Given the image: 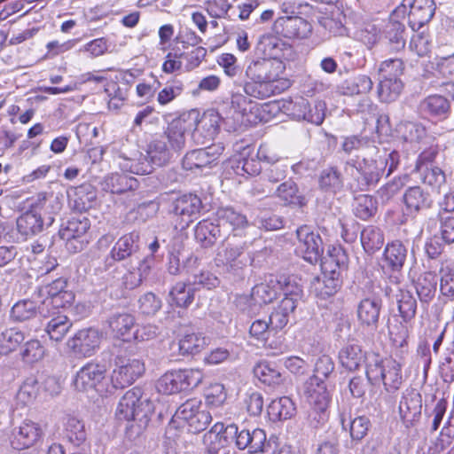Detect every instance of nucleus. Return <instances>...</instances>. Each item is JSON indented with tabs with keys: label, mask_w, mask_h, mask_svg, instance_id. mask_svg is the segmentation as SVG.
<instances>
[{
	"label": "nucleus",
	"mask_w": 454,
	"mask_h": 454,
	"mask_svg": "<svg viewBox=\"0 0 454 454\" xmlns=\"http://www.w3.org/2000/svg\"><path fill=\"white\" fill-rule=\"evenodd\" d=\"M195 123L196 119H192L191 115H182L174 119L160 137L175 153L180 152L185 146L186 136L192 131Z\"/></svg>",
	"instance_id": "f3484780"
},
{
	"label": "nucleus",
	"mask_w": 454,
	"mask_h": 454,
	"mask_svg": "<svg viewBox=\"0 0 454 454\" xmlns=\"http://www.w3.org/2000/svg\"><path fill=\"white\" fill-rule=\"evenodd\" d=\"M372 86L373 82L369 76L359 74L343 82L340 91L348 96L362 95L370 92Z\"/></svg>",
	"instance_id": "3c124183"
},
{
	"label": "nucleus",
	"mask_w": 454,
	"mask_h": 454,
	"mask_svg": "<svg viewBox=\"0 0 454 454\" xmlns=\"http://www.w3.org/2000/svg\"><path fill=\"white\" fill-rule=\"evenodd\" d=\"M254 374L260 381L269 386L278 385L283 380L281 373L266 362L257 364L254 368Z\"/></svg>",
	"instance_id": "69168bd1"
},
{
	"label": "nucleus",
	"mask_w": 454,
	"mask_h": 454,
	"mask_svg": "<svg viewBox=\"0 0 454 454\" xmlns=\"http://www.w3.org/2000/svg\"><path fill=\"white\" fill-rule=\"evenodd\" d=\"M254 191L258 195L269 196L274 194L286 205L302 207L306 204L305 199L299 192L297 184L291 180L282 183L276 190L270 185H265L264 187L261 184H256Z\"/></svg>",
	"instance_id": "4be33fe9"
},
{
	"label": "nucleus",
	"mask_w": 454,
	"mask_h": 454,
	"mask_svg": "<svg viewBox=\"0 0 454 454\" xmlns=\"http://www.w3.org/2000/svg\"><path fill=\"white\" fill-rule=\"evenodd\" d=\"M201 207L200 199L193 194H185L175 200L173 211L181 218L182 228L189 226L198 217Z\"/></svg>",
	"instance_id": "c85d7f7f"
},
{
	"label": "nucleus",
	"mask_w": 454,
	"mask_h": 454,
	"mask_svg": "<svg viewBox=\"0 0 454 454\" xmlns=\"http://www.w3.org/2000/svg\"><path fill=\"white\" fill-rule=\"evenodd\" d=\"M251 151V147H244L242 152L240 153L239 159L236 160V170L238 174H247L249 176H255L261 172L262 167L259 159H254L253 157H249Z\"/></svg>",
	"instance_id": "680f3d73"
},
{
	"label": "nucleus",
	"mask_w": 454,
	"mask_h": 454,
	"mask_svg": "<svg viewBox=\"0 0 454 454\" xmlns=\"http://www.w3.org/2000/svg\"><path fill=\"white\" fill-rule=\"evenodd\" d=\"M32 205L41 214L48 215V223L51 224L54 218L53 215L58 214L62 209V202L59 198L52 193H39L32 202Z\"/></svg>",
	"instance_id": "de8ad7c7"
},
{
	"label": "nucleus",
	"mask_w": 454,
	"mask_h": 454,
	"mask_svg": "<svg viewBox=\"0 0 454 454\" xmlns=\"http://www.w3.org/2000/svg\"><path fill=\"white\" fill-rule=\"evenodd\" d=\"M339 360L341 366L348 371L359 369L365 361L368 362L365 352L355 343L345 345L339 352Z\"/></svg>",
	"instance_id": "4c0bfd02"
},
{
	"label": "nucleus",
	"mask_w": 454,
	"mask_h": 454,
	"mask_svg": "<svg viewBox=\"0 0 454 454\" xmlns=\"http://www.w3.org/2000/svg\"><path fill=\"white\" fill-rule=\"evenodd\" d=\"M152 405L147 398L143 397L140 387L127 391L119 402L116 416L120 420L135 421L139 427L149 421Z\"/></svg>",
	"instance_id": "7ed1b4c3"
},
{
	"label": "nucleus",
	"mask_w": 454,
	"mask_h": 454,
	"mask_svg": "<svg viewBox=\"0 0 454 454\" xmlns=\"http://www.w3.org/2000/svg\"><path fill=\"white\" fill-rule=\"evenodd\" d=\"M72 327V322L65 315L54 316L46 325V333L51 340L60 341Z\"/></svg>",
	"instance_id": "052dcab7"
},
{
	"label": "nucleus",
	"mask_w": 454,
	"mask_h": 454,
	"mask_svg": "<svg viewBox=\"0 0 454 454\" xmlns=\"http://www.w3.org/2000/svg\"><path fill=\"white\" fill-rule=\"evenodd\" d=\"M145 372L144 364L138 359L121 361L111 374V382L115 388L131 385Z\"/></svg>",
	"instance_id": "393cba45"
},
{
	"label": "nucleus",
	"mask_w": 454,
	"mask_h": 454,
	"mask_svg": "<svg viewBox=\"0 0 454 454\" xmlns=\"http://www.w3.org/2000/svg\"><path fill=\"white\" fill-rule=\"evenodd\" d=\"M422 113L439 119H446L450 110V102L441 95H431L423 99L419 105Z\"/></svg>",
	"instance_id": "a19ab883"
},
{
	"label": "nucleus",
	"mask_w": 454,
	"mask_h": 454,
	"mask_svg": "<svg viewBox=\"0 0 454 454\" xmlns=\"http://www.w3.org/2000/svg\"><path fill=\"white\" fill-rule=\"evenodd\" d=\"M399 163V154L395 151L384 155H379L376 159H363L358 162L356 169L363 176V181L358 184V189L364 190L371 184H376L384 175L387 168V176H389Z\"/></svg>",
	"instance_id": "20e7f679"
},
{
	"label": "nucleus",
	"mask_w": 454,
	"mask_h": 454,
	"mask_svg": "<svg viewBox=\"0 0 454 454\" xmlns=\"http://www.w3.org/2000/svg\"><path fill=\"white\" fill-rule=\"evenodd\" d=\"M154 263V258L146 256L137 266H130L122 277V283L127 289H134L139 286L145 279Z\"/></svg>",
	"instance_id": "c9c22d12"
},
{
	"label": "nucleus",
	"mask_w": 454,
	"mask_h": 454,
	"mask_svg": "<svg viewBox=\"0 0 454 454\" xmlns=\"http://www.w3.org/2000/svg\"><path fill=\"white\" fill-rule=\"evenodd\" d=\"M433 159L432 153H422L418 158L416 168L421 174L423 184L429 186L434 192L441 193L446 187V176L440 168L427 165Z\"/></svg>",
	"instance_id": "412c9836"
},
{
	"label": "nucleus",
	"mask_w": 454,
	"mask_h": 454,
	"mask_svg": "<svg viewBox=\"0 0 454 454\" xmlns=\"http://www.w3.org/2000/svg\"><path fill=\"white\" fill-rule=\"evenodd\" d=\"M234 440L238 449H247L251 454L275 453V447L270 441H267L265 431L260 428L252 431L248 429L239 431L237 427V434L234 436Z\"/></svg>",
	"instance_id": "4468645a"
},
{
	"label": "nucleus",
	"mask_w": 454,
	"mask_h": 454,
	"mask_svg": "<svg viewBox=\"0 0 454 454\" xmlns=\"http://www.w3.org/2000/svg\"><path fill=\"white\" fill-rule=\"evenodd\" d=\"M243 90L247 97H252L258 99L270 98L275 93V90L272 88V85L262 81L249 79L244 82Z\"/></svg>",
	"instance_id": "774afa93"
},
{
	"label": "nucleus",
	"mask_w": 454,
	"mask_h": 454,
	"mask_svg": "<svg viewBox=\"0 0 454 454\" xmlns=\"http://www.w3.org/2000/svg\"><path fill=\"white\" fill-rule=\"evenodd\" d=\"M287 286L299 285L289 277L282 276L279 278H270L267 283H262L254 287L252 298L256 302L270 303L280 293L285 296V289Z\"/></svg>",
	"instance_id": "a878e982"
},
{
	"label": "nucleus",
	"mask_w": 454,
	"mask_h": 454,
	"mask_svg": "<svg viewBox=\"0 0 454 454\" xmlns=\"http://www.w3.org/2000/svg\"><path fill=\"white\" fill-rule=\"evenodd\" d=\"M222 116L219 113L209 110L197 121L193 128L192 137L197 144L204 145L215 138L219 131ZM224 121V118H223Z\"/></svg>",
	"instance_id": "bb28decb"
},
{
	"label": "nucleus",
	"mask_w": 454,
	"mask_h": 454,
	"mask_svg": "<svg viewBox=\"0 0 454 454\" xmlns=\"http://www.w3.org/2000/svg\"><path fill=\"white\" fill-rule=\"evenodd\" d=\"M220 224H215L208 220L200 222L195 228V239L203 247L215 244L220 237Z\"/></svg>",
	"instance_id": "864d4df0"
},
{
	"label": "nucleus",
	"mask_w": 454,
	"mask_h": 454,
	"mask_svg": "<svg viewBox=\"0 0 454 454\" xmlns=\"http://www.w3.org/2000/svg\"><path fill=\"white\" fill-rule=\"evenodd\" d=\"M287 4L284 3L282 10L287 13ZM294 13V11L291 12ZM273 31L286 38H305L311 32V25L297 15H284L278 17L273 24Z\"/></svg>",
	"instance_id": "2eb2a0df"
},
{
	"label": "nucleus",
	"mask_w": 454,
	"mask_h": 454,
	"mask_svg": "<svg viewBox=\"0 0 454 454\" xmlns=\"http://www.w3.org/2000/svg\"><path fill=\"white\" fill-rule=\"evenodd\" d=\"M345 16L339 9L325 13L318 20L320 25L333 35H341L344 31L343 20Z\"/></svg>",
	"instance_id": "338daca9"
},
{
	"label": "nucleus",
	"mask_w": 454,
	"mask_h": 454,
	"mask_svg": "<svg viewBox=\"0 0 454 454\" xmlns=\"http://www.w3.org/2000/svg\"><path fill=\"white\" fill-rule=\"evenodd\" d=\"M437 278L432 272L420 275L416 283V292L421 302H429L433 300L436 291Z\"/></svg>",
	"instance_id": "13d9d810"
},
{
	"label": "nucleus",
	"mask_w": 454,
	"mask_h": 454,
	"mask_svg": "<svg viewBox=\"0 0 454 454\" xmlns=\"http://www.w3.org/2000/svg\"><path fill=\"white\" fill-rule=\"evenodd\" d=\"M173 150L167 142L160 136L153 138L148 145L146 153L154 166H162L169 161Z\"/></svg>",
	"instance_id": "c03bdc74"
},
{
	"label": "nucleus",
	"mask_w": 454,
	"mask_h": 454,
	"mask_svg": "<svg viewBox=\"0 0 454 454\" xmlns=\"http://www.w3.org/2000/svg\"><path fill=\"white\" fill-rule=\"evenodd\" d=\"M231 109L233 110V114L231 117L226 116L224 122L231 129L235 130L239 126H247L257 121V104L244 94L231 95Z\"/></svg>",
	"instance_id": "9b49d317"
},
{
	"label": "nucleus",
	"mask_w": 454,
	"mask_h": 454,
	"mask_svg": "<svg viewBox=\"0 0 454 454\" xmlns=\"http://www.w3.org/2000/svg\"><path fill=\"white\" fill-rule=\"evenodd\" d=\"M405 209L408 214H418L419 211L430 208L433 200L428 192L419 186L409 187L403 196Z\"/></svg>",
	"instance_id": "473e14b6"
},
{
	"label": "nucleus",
	"mask_w": 454,
	"mask_h": 454,
	"mask_svg": "<svg viewBox=\"0 0 454 454\" xmlns=\"http://www.w3.org/2000/svg\"><path fill=\"white\" fill-rule=\"evenodd\" d=\"M365 372L369 382H382L385 390L390 394L395 393L403 383L400 364L391 358L382 359L376 354L368 356Z\"/></svg>",
	"instance_id": "f257e3e1"
},
{
	"label": "nucleus",
	"mask_w": 454,
	"mask_h": 454,
	"mask_svg": "<svg viewBox=\"0 0 454 454\" xmlns=\"http://www.w3.org/2000/svg\"><path fill=\"white\" fill-rule=\"evenodd\" d=\"M360 239L364 249L367 253H374L380 250L384 244L382 231L373 225H368L363 229Z\"/></svg>",
	"instance_id": "4d7b16f0"
},
{
	"label": "nucleus",
	"mask_w": 454,
	"mask_h": 454,
	"mask_svg": "<svg viewBox=\"0 0 454 454\" xmlns=\"http://www.w3.org/2000/svg\"><path fill=\"white\" fill-rule=\"evenodd\" d=\"M399 18H402V16L395 15L394 10L383 28L385 38L396 51L403 49L405 45V26L398 20Z\"/></svg>",
	"instance_id": "58836bf2"
},
{
	"label": "nucleus",
	"mask_w": 454,
	"mask_h": 454,
	"mask_svg": "<svg viewBox=\"0 0 454 454\" xmlns=\"http://www.w3.org/2000/svg\"><path fill=\"white\" fill-rule=\"evenodd\" d=\"M16 224L18 232L24 239H28L43 230L44 220L42 214L31 204L30 209L17 218Z\"/></svg>",
	"instance_id": "7c9ffc66"
},
{
	"label": "nucleus",
	"mask_w": 454,
	"mask_h": 454,
	"mask_svg": "<svg viewBox=\"0 0 454 454\" xmlns=\"http://www.w3.org/2000/svg\"><path fill=\"white\" fill-rule=\"evenodd\" d=\"M377 200L371 195L361 194L355 198L353 211L356 217L366 221L377 212Z\"/></svg>",
	"instance_id": "bf43d9fd"
},
{
	"label": "nucleus",
	"mask_w": 454,
	"mask_h": 454,
	"mask_svg": "<svg viewBox=\"0 0 454 454\" xmlns=\"http://www.w3.org/2000/svg\"><path fill=\"white\" fill-rule=\"evenodd\" d=\"M237 434V426L230 424L226 427L221 422L215 423L203 436V444L207 454H218L227 447Z\"/></svg>",
	"instance_id": "aec40b11"
},
{
	"label": "nucleus",
	"mask_w": 454,
	"mask_h": 454,
	"mask_svg": "<svg viewBox=\"0 0 454 454\" xmlns=\"http://www.w3.org/2000/svg\"><path fill=\"white\" fill-rule=\"evenodd\" d=\"M90 221L86 217H74L68 220L59 230V236L67 242V248L74 252L83 248L84 242L80 240L90 229Z\"/></svg>",
	"instance_id": "b1692460"
},
{
	"label": "nucleus",
	"mask_w": 454,
	"mask_h": 454,
	"mask_svg": "<svg viewBox=\"0 0 454 454\" xmlns=\"http://www.w3.org/2000/svg\"><path fill=\"white\" fill-rule=\"evenodd\" d=\"M25 340V333L19 328L12 327L0 333V355H8Z\"/></svg>",
	"instance_id": "5fc2aeb1"
},
{
	"label": "nucleus",
	"mask_w": 454,
	"mask_h": 454,
	"mask_svg": "<svg viewBox=\"0 0 454 454\" xmlns=\"http://www.w3.org/2000/svg\"><path fill=\"white\" fill-rule=\"evenodd\" d=\"M203 380L199 369H183L167 372L157 381L160 393L172 395L196 387Z\"/></svg>",
	"instance_id": "39448f33"
},
{
	"label": "nucleus",
	"mask_w": 454,
	"mask_h": 454,
	"mask_svg": "<svg viewBox=\"0 0 454 454\" xmlns=\"http://www.w3.org/2000/svg\"><path fill=\"white\" fill-rule=\"evenodd\" d=\"M184 90V82L181 80L173 79L157 93L156 100L160 106H166L180 97Z\"/></svg>",
	"instance_id": "e2e57ef3"
},
{
	"label": "nucleus",
	"mask_w": 454,
	"mask_h": 454,
	"mask_svg": "<svg viewBox=\"0 0 454 454\" xmlns=\"http://www.w3.org/2000/svg\"><path fill=\"white\" fill-rule=\"evenodd\" d=\"M285 69V63L278 58H255L247 66L245 74L249 80H259L272 85L279 80Z\"/></svg>",
	"instance_id": "9d476101"
},
{
	"label": "nucleus",
	"mask_w": 454,
	"mask_h": 454,
	"mask_svg": "<svg viewBox=\"0 0 454 454\" xmlns=\"http://www.w3.org/2000/svg\"><path fill=\"white\" fill-rule=\"evenodd\" d=\"M102 334L94 328L79 330L67 340L68 348L76 356L89 357L99 348Z\"/></svg>",
	"instance_id": "6ab92c4d"
},
{
	"label": "nucleus",
	"mask_w": 454,
	"mask_h": 454,
	"mask_svg": "<svg viewBox=\"0 0 454 454\" xmlns=\"http://www.w3.org/2000/svg\"><path fill=\"white\" fill-rule=\"evenodd\" d=\"M40 426L32 420H24L12 432V446L16 450H25L34 446L42 437Z\"/></svg>",
	"instance_id": "cd10ccee"
},
{
	"label": "nucleus",
	"mask_w": 454,
	"mask_h": 454,
	"mask_svg": "<svg viewBox=\"0 0 454 454\" xmlns=\"http://www.w3.org/2000/svg\"><path fill=\"white\" fill-rule=\"evenodd\" d=\"M73 207L80 212L87 211L93 207L97 195L90 184H82L75 187L72 193L68 194Z\"/></svg>",
	"instance_id": "ea45409f"
},
{
	"label": "nucleus",
	"mask_w": 454,
	"mask_h": 454,
	"mask_svg": "<svg viewBox=\"0 0 454 454\" xmlns=\"http://www.w3.org/2000/svg\"><path fill=\"white\" fill-rule=\"evenodd\" d=\"M295 107L298 108L297 116L312 124L320 125L325 119L326 107L323 101L315 102L311 106L307 100L301 98L295 104Z\"/></svg>",
	"instance_id": "37998d69"
},
{
	"label": "nucleus",
	"mask_w": 454,
	"mask_h": 454,
	"mask_svg": "<svg viewBox=\"0 0 454 454\" xmlns=\"http://www.w3.org/2000/svg\"><path fill=\"white\" fill-rule=\"evenodd\" d=\"M40 301L22 300L16 302L11 310V317L14 321L24 322L34 318L37 314L42 315L43 317L54 316L55 311L46 309L45 307L40 303Z\"/></svg>",
	"instance_id": "2f4dec72"
},
{
	"label": "nucleus",
	"mask_w": 454,
	"mask_h": 454,
	"mask_svg": "<svg viewBox=\"0 0 454 454\" xmlns=\"http://www.w3.org/2000/svg\"><path fill=\"white\" fill-rule=\"evenodd\" d=\"M407 12L410 27L412 30L418 31L433 19L435 3L434 0H402L395 9V15L404 19Z\"/></svg>",
	"instance_id": "0eeeda50"
},
{
	"label": "nucleus",
	"mask_w": 454,
	"mask_h": 454,
	"mask_svg": "<svg viewBox=\"0 0 454 454\" xmlns=\"http://www.w3.org/2000/svg\"><path fill=\"white\" fill-rule=\"evenodd\" d=\"M296 235V254L310 263L317 262L323 254V243L319 234L304 225L297 229Z\"/></svg>",
	"instance_id": "dca6fc26"
},
{
	"label": "nucleus",
	"mask_w": 454,
	"mask_h": 454,
	"mask_svg": "<svg viewBox=\"0 0 454 454\" xmlns=\"http://www.w3.org/2000/svg\"><path fill=\"white\" fill-rule=\"evenodd\" d=\"M102 187L111 193L122 194L137 189L138 181L123 173H112L104 178Z\"/></svg>",
	"instance_id": "e433bc0d"
},
{
	"label": "nucleus",
	"mask_w": 454,
	"mask_h": 454,
	"mask_svg": "<svg viewBox=\"0 0 454 454\" xmlns=\"http://www.w3.org/2000/svg\"><path fill=\"white\" fill-rule=\"evenodd\" d=\"M223 150V144L217 143L205 148L190 151L183 159V168L195 174L207 173L218 164Z\"/></svg>",
	"instance_id": "6e6552de"
},
{
	"label": "nucleus",
	"mask_w": 454,
	"mask_h": 454,
	"mask_svg": "<svg viewBox=\"0 0 454 454\" xmlns=\"http://www.w3.org/2000/svg\"><path fill=\"white\" fill-rule=\"evenodd\" d=\"M209 345V340L200 333H186L179 340L182 355H196Z\"/></svg>",
	"instance_id": "49530a36"
},
{
	"label": "nucleus",
	"mask_w": 454,
	"mask_h": 454,
	"mask_svg": "<svg viewBox=\"0 0 454 454\" xmlns=\"http://www.w3.org/2000/svg\"><path fill=\"white\" fill-rule=\"evenodd\" d=\"M66 288L67 281L64 278H58L50 284L40 286L37 290L38 298H42L40 303L46 309H50V307L56 309L71 304L74 295Z\"/></svg>",
	"instance_id": "ddd939ff"
},
{
	"label": "nucleus",
	"mask_w": 454,
	"mask_h": 454,
	"mask_svg": "<svg viewBox=\"0 0 454 454\" xmlns=\"http://www.w3.org/2000/svg\"><path fill=\"white\" fill-rule=\"evenodd\" d=\"M403 89V83L400 78H380L377 93L381 102L390 103L399 98Z\"/></svg>",
	"instance_id": "8fccbe9b"
},
{
	"label": "nucleus",
	"mask_w": 454,
	"mask_h": 454,
	"mask_svg": "<svg viewBox=\"0 0 454 454\" xmlns=\"http://www.w3.org/2000/svg\"><path fill=\"white\" fill-rule=\"evenodd\" d=\"M301 296L302 288L301 286H287L286 287L285 297L270 313L268 319L270 329L273 331L275 335L288 324L290 315L294 313Z\"/></svg>",
	"instance_id": "1a4fd4ad"
},
{
	"label": "nucleus",
	"mask_w": 454,
	"mask_h": 454,
	"mask_svg": "<svg viewBox=\"0 0 454 454\" xmlns=\"http://www.w3.org/2000/svg\"><path fill=\"white\" fill-rule=\"evenodd\" d=\"M106 367L105 364L88 362L75 374L74 386L76 390L87 392L95 389L106 378Z\"/></svg>",
	"instance_id": "5701e85b"
},
{
	"label": "nucleus",
	"mask_w": 454,
	"mask_h": 454,
	"mask_svg": "<svg viewBox=\"0 0 454 454\" xmlns=\"http://www.w3.org/2000/svg\"><path fill=\"white\" fill-rule=\"evenodd\" d=\"M201 402L197 399L187 400L176 410L175 417L186 423L190 432L200 433L205 430L212 420L211 413L201 409Z\"/></svg>",
	"instance_id": "f8f14e48"
},
{
	"label": "nucleus",
	"mask_w": 454,
	"mask_h": 454,
	"mask_svg": "<svg viewBox=\"0 0 454 454\" xmlns=\"http://www.w3.org/2000/svg\"><path fill=\"white\" fill-rule=\"evenodd\" d=\"M198 287L191 282L176 283L169 291L171 304L179 308H188L193 302Z\"/></svg>",
	"instance_id": "79ce46f5"
},
{
	"label": "nucleus",
	"mask_w": 454,
	"mask_h": 454,
	"mask_svg": "<svg viewBox=\"0 0 454 454\" xmlns=\"http://www.w3.org/2000/svg\"><path fill=\"white\" fill-rule=\"evenodd\" d=\"M421 409V395L414 389H406L399 403L400 416L406 426L411 425L419 418Z\"/></svg>",
	"instance_id": "c756f323"
},
{
	"label": "nucleus",
	"mask_w": 454,
	"mask_h": 454,
	"mask_svg": "<svg viewBox=\"0 0 454 454\" xmlns=\"http://www.w3.org/2000/svg\"><path fill=\"white\" fill-rule=\"evenodd\" d=\"M301 394L311 407L309 412L311 424L317 427L324 423L327 419L326 411L330 403L325 380L317 376L309 377L302 386Z\"/></svg>",
	"instance_id": "f03ea898"
},
{
	"label": "nucleus",
	"mask_w": 454,
	"mask_h": 454,
	"mask_svg": "<svg viewBox=\"0 0 454 454\" xmlns=\"http://www.w3.org/2000/svg\"><path fill=\"white\" fill-rule=\"evenodd\" d=\"M382 307L379 298L363 299L357 306V318L362 325L376 328Z\"/></svg>",
	"instance_id": "72a5a7b5"
},
{
	"label": "nucleus",
	"mask_w": 454,
	"mask_h": 454,
	"mask_svg": "<svg viewBox=\"0 0 454 454\" xmlns=\"http://www.w3.org/2000/svg\"><path fill=\"white\" fill-rule=\"evenodd\" d=\"M294 412V403L287 396L273 400L268 406V414L273 420L288 419Z\"/></svg>",
	"instance_id": "6e6d98bb"
},
{
	"label": "nucleus",
	"mask_w": 454,
	"mask_h": 454,
	"mask_svg": "<svg viewBox=\"0 0 454 454\" xmlns=\"http://www.w3.org/2000/svg\"><path fill=\"white\" fill-rule=\"evenodd\" d=\"M139 235L130 232L121 236L112 247L109 254L105 258L103 266L98 270L106 271L114 265V262L124 261L139 250Z\"/></svg>",
	"instance_id": "a211bd4d"
},
{
	"label": "nucleus",
	"mask_w": 454,
	"mask_h": 454,
	"mask_svg": "<svg viewBox=\"0 0 454 454\" xmlns=\"http://www.w3.org/2000/svg\"><path fill=\"white\" fill-rule=\"evenodd\" d=\"M347 256L340 247H333L321 260L323 274L322 293L327 296L334 294L340 286L341 270L345 268Z\"/></svg>",
	"instance_id": "423d86ee"
},
{
	"label": "nucleus",
	"mask_w": 454,
	"mask_h": 454,
	"mask_svg": "<svg viewBox=\"0 0 454 454\" xmlns=\"http://www.w3.org/2000/svg\"><path fill=\"white\" fill-rule=\"evenodd\" d=\"M343 186L341 174L336 168L330 167L324 169L319 176V187L321 190L336 193Z\"/></svg>",
	"instance_id": "0e129e2a"
},
{
	"label": "nucleus",
	"mask_w": 454,
	"mask_h": 454,
	"mask_svg": "<svg viewBox=\"0 0 454 454\" xmlns=\"http://www.w3.org/2000/svg\"><path fill=\"white\" fill-rule=\"evenodd\" d=\"M217 262L226 267V270L238 275L239 270L246 267L249 262V257L244 253L240 246L226 247L223 253H219L216 258Z\"/></svg>",
	"instance_id": "f704fd0d"
},
{
	"label": "nucleus",
	"mask_w": 454,
	"mask_h": 454,
	"mask_svg": "<svg viewBox=\"0 0 454 454\" xmlns=\"http://www.w3.org/2000/svg\"><path fill=\"white\" fill-rule=\"evenodd\" d=\"M407 249L399 240L387 245L384 251V261L392 270H400L406 260Z\"/></svg>",
	"instance_id": "09e8293b"
},
{
	"label": "nucleus",
	"mask_w": 454,
	"mask_h": 454,
	"mask_svg": "<svg viewBox=\"0 0 454 454\" xmlns=\"http://www.w3.org/2000/svg\"><path fill=\"white\" fill-rule=\"evenodd\" d=\"M222 224H229L233 231H239L249 225L247 216L236 211L233 207H221L216 212Z\"/></svg>",
	"instance_id": "603ef678"
},
{
	"label": "nucleus",
	"mask_w": 454,
	"mask_h": 454,
	"mask_svg": "<svg viewBox=\"0 0 454 454\" xmlns=\"http://www.w3.org/2000/svg\"><path fill=\"white\" fill-rule=\"evenodd\" d=\"M135 325V318L128 313L114 315L109 319V326L114 336L124 340L130 341L132 340L131 330Z\"/></svg>",
	"instance_id": "a18cd8bd"
}]
</instances>
